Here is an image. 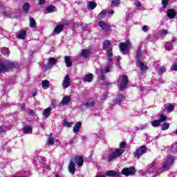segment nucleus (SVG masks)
<instances>
[{
	"label": "nucleus",
	"instance_id": "nucleus-53",
	"mask_svg": "<svg viewBox=\"0 0 177 177\" xmlns=\"http://www.w3.org/2000/svg\"><path fill=\"white\" fill-rule=\"evenodd\" d=\"M103 85H104V86H110V85H111V83H110V82H105L104 83H103Z\"/></svg>",
	"mask_w": 177,
	"mask_h": 177
},
{
	"label": "nucleus",
	"instance_id": "nucleus-26",
	"mask_svg": "<svg viewBox=\"0 0 177 177\" xmlns=\"http://www.w3.org/2000/svg\"><path fill=\"white\" fill-rule=\"evenodd\" d=\"M46 10L47 13H53V12L56 11V7L53 5H50L46 8Z\"/></svg>",
	"mask_w": 177,
	"mask_h": 177
},
{
	"label": "nucleus",
	"instance_id": "nucleus-16",
	"mask_svg": "<svg viewBox=\"0 0 177 177\" xmlns=\"http://www.w3.org/2000/svg\"><path fill=\"white\" fill-rule=\"evenodd\" d=\"M142 55H143V53H142V49L139 48L136 53V63L142 62V59L140 58L142 57Z\"/></svg>",
	"mask_w": 177,
	"mask_h": 177
},
{
	"label": "nucleus",
	"instance_id": "nucleus-20",
	"mask_svg": "<svg viewBox=\"0 0 177 177\" xmlns=\"http://www.w3.org/2000/svg\"><path fill=\"white\" fill-rule=\"evenodd\" d=\"M81 127H82V123L81 122H77L73 127L74 133H78L80 129H81Z\"/></svg>",
	"mask_w": 177,
	"mask_h": 177
},
{
	"label": "nucleus",
	"instance_id": "nucleus-61",
	"mask_svg": "<svg viewBox=\"0 0 177 177\" xmlns=\"http://www.w3.org/2000/svg\"><path fill=\"white\" fill-rule=\"evenodd\" d=\"M74 26H75L76 28H78V27H79L78 24H74Z\"/></svg>",
	"mask_w": 177,
	"mask_h": 177
},
{
	"label": "nucleus",
	"instance_id": "nucleus-44",
	"mask_svg": "<svg viewBox=\"0 0 177 177\" xmlns=\"http://www.w3.org/2000/svg\"><path fill=\"white\" fill-rule=\"evenodd\" d=\"M64 127H67L68 128H71L73 127V122H70L67 120L64 121Z\"/></svg>",
	"mask_w": 177,
	"mask_h": 177
},
{
	"label": "nucleus",
	"instance_id": "nucleus-59",
	"mask_svg": "<svg viewBox=\"0 0 177 177\" xmlns=\"http://www.w3.org/2000/svg\"><path fill=\"white\" fill-rule=\"evenodd\" d=\"M3 15H4V16H6V15H8V12L6 10L3 11Z\"/></svg>",
	"mask_w": 177,
	"mask_h": 177
},
{
	"label": "nucleus",
	"instance_id": "nucleus-62",
	"mask_svg": "<svg viewBox=\"0 0 177 177\" xmlns=\"http://www.w3.org/2000/svg\"><path fill=\"white\" fill-rule=\"evenodd\" d=\"M109 13H110L111 15H114V10H111V11L109 12Z\"/></svg>",
	"mask_w": 177,
	"mask_h": 177
},
{
	"label": "nucleus",
	"instance_id": "nucleus-49",
	"mask_svg": "<svg viewBox=\"0 0 177 177\" xmlns=\"http://www.w3.org/2000/svg\"><path fill=\"white\" fill-rule=\"evenodd\" d=\"M135 6H136V8H140V7H142V2H140V1L136 2Z\"/></svg>",
	"mask_w": 177,
	"mask_h": 177
},
{
	"label": "nucleus",
	"instance_id": "nucleus-38",
	"mask_svg": "<svg viewBox=\"0 0 177 177\" xmlns=\"http://www.w3.org/2000/svg\"><path fill=\"white\" fill-rule=\"evenodd\" d=\"M30 27L32 28H35L37 27V22L34 18L30 19Z\"/></svg>",
	"mask_w": 177,
	"mask_h": 177
},
{
	"label": "nucleus",
	"instance_id": "nucleus-52",
	"mask_svg": "<svg viewBox=\"0 0 177 177\" xmlns=\"http://www.w3.org/2000/svg\"><path fill=\"white\" fill-rule=\"evenodd\" d=\"M21 109L22 110V111H24V110H26V103H23L21 105Z\"/></svg>",
	"mask_w": 177,
	"mask_h": 177
},
{
	"label": "nucleus",
	"instance_id": "nucleus-39",
	"mask_svg": "<svg viewBox=\"0 0 177 177\" xmlns=\"http://www.w3.org/2000/svg\"><path fill=\"white\" fill-rule=\"evenodd\" d=\"M169 3V0H162V5L163 9H167L168 4Z\"/></svg>",
	"mask_w": 177,
	"mask_h": 177
},
{
	"label": "nucleus",
	"instance_id": "nucleus-25",
	"mask_svg": "<svg viewBox=\"0 0 177 177\" xmlns=\"http://www.w3.org/2000/svg\"><path fill=\"white\" fill-rule=\"evenodd\" d=\"M70 100H71V97H70L68 95H66L62 98L61 104H68V103H70Z\"/></svg>",
	"mask_w": 177,
	"mask_h": 177
},
{
	"label": "nucleus",
	"instance_id": "nucleus-47",
	"mask_svg": "<svg viewBox=\"0 0 177 177\" xmlns=\"http://www.w3.org/2000/svg\"><path fill=\"white\" fill-rule=\"evenodd\" d=\"M170 70H171V71H177V64H172V66L170 68Z\"/></svg>",
	"mask_w": 177,
	"mask_h": 177
},
{
	"label": "nucleus",
	"instance_id": "nucleus-58",
	"mask_svg": "<svg viewBox=\"0 0 177 177\" xmlns=\"http://www.w3.org/2000/svg\"><path fill=\"white\" fill-rule=\"evenodd\" d=\"M32 95V96H37V91H33Z\"/></svg>",
	"mask_w": 177,
	"mask_h": 177
},
{
	"label": "nucleus",
	"instance_id": "nucleus-35",
	"mask_svg": "<svg viewBox=\"0 0 177 177\" xmlns=\"http://www.w3.org/2000/svg\"><path fill=\"white\" fill-rule=\"evenodd\" d=\"M165 49L166 50H172V49H174V45H172L171 42H167L166 45L165 46Z\"/></svg>",
	"mask_w": 177,
	"mask_h": 177
},
{
	"label": "nucleus",
	"instance_id": "nucleus-33",
	"mask_svg": "<svg viewBox=\"0 0 177 177\" xmlns=\"http://www.w3.org/2000/svg\"><path fill=\"white\" fill-rule=\"evenodd\" d=\"M57 59L53 58V57H50L48 59V66H55V64H57Z\"/></svg>",
	"mask_w": 177,
	"mask_h": 177
},
{
	"label": "nucleus",
	"instance_id": "nucleus-32",
	"mask_svg": "<svg viewBox=\"0 0 177 177\" xmlns=\"http://www.w3.org/2000/svg\"><path fill=\"white\" fill-rule=\"evenodd\" d=\"M87 6L90 10H93L96 8V2L95 1H89L87 4Z\"/></svg>",
	"mask_w": 177,
	"mask_h": 177
},
{
	"label": "nucleus",
	"instance_id": "nucleus-23",
	"mask_svg": "<svg viewBox=\"0 0 177 177\" xmlns=\"http://www.w3.org/2000/svg\"><path fill=\"white\" fill-rule=\"evenodd\" d=\"M107 15V11L106 10H102V12H100L97 17V20H103Z\"/></svg>",
	"mask_w": 177,
	"mask_h": 177
},
{
	"label": "nucleus",
	"instance_id": "nucleus-19",
	"mask_svg": "<svg viewBox=\"0 0 177 177\" xmlns=\"http://www.w3.org/2000/svg\"><path fill=\"white\" fill-rule=\"evenodd\" d=\"M81 56L86 59V57H89L91 56V50L89 49H83L81 53Z\"/></svg>",
	"mask_w": 177,
	"mask_h": 177
},
{
	"label": "nucleus",
	"instance_id": "nucleus-31",
	"mask_svg": "<svg viewBox=\"0 0 177 177\" xmlns=\"http://www.w3.org/2000/svg\"><path fill=\"white\" fill-rule=\"evenodd\" d=\"M23 133H30V132H32V128L30 126H25L22 129Z\"/></svg>",
	"mask_w": 177,
	"mask_h": 177
},
{
	"label": "nucleus",
	"instance_id": "nucleus-27",
	"mask_svg": "<svg viewBox=\"0 0 177 177\" xmlns=\"http://www.w3.org/2000/svg\"><path fill=\"white\" fill-rule=\"evenodd\" d=\"M118 5H121V0H111V8H115Z\"/></svg>",
	"mask_w": 177,
	"mask_h": 177
},
{
	"label": "nucleus",
	"instance_id": "nucleus-22",
	"mask_svg": "<svg viewBox=\"0 0 177 177\" xmlns=\"http://www.w3.org/2000/svg\"><path fill=\"white\" fill-rule=\"evenodd\" d=\"M63 30H64V25L60 24L55 26L54 29V32H55V34H60V32H62Z\"/></svg>",
	"mask_w": 177,
	"mask_h": 177
},
{
	"label": "nucleus",
	"instance_id": "nucleus-51",
	"mask_svg": "<svg viewBox=\"0 0 177 177\" xmlns=\"http://www.w3.org/2000/svg\"><path fill=\"white\" fill-rule=\"evenodd\" d=\"M161 32H162V35H167L168 34V30H167L165 29H162L161 30Z\"/></svg>",
	"mask_w": 177,
	"mask_h": 177
},
{
	"label": "nucleus",
	"instance_id": "nucleus-9",
	"mask_svg": "<svg viewBox=\"0 0 177 177\" xmlns=\"http://www.w3.org/2000/svg\"><path fill=\"white\" fill-rule=\"evenodd\" d=\"M129 46H131V41L129 40H127L125 42H121L119 45L121 52H125Z\"/></svg>",
	"mask_w": 177,
	"mask_h": 177
},
{
	"label": "nucleus",
	"instance_id": "nucleus-55",
	"mask_svg": "<svg viewBox=\"0 0 177 177\" xmlns=\"http://www.w3.org/2000/svg\"><path fill=\"white\" fill-rule=\"evenodd\" d=\"M29 114H30V115H32V116L34 115V114H35L34 111L32 109H30L29 111Z\"/></svg>",
	"mask_w": 177,
	"mask_h": 177
},
{
	"label": "nucleus",
	"instance_id": "nucleus-2",
	"mask_svg": "<svg viewBox=\"0 0 177 177\" xmlns=\"http://www.w3.org/2000/svg\"><path fill=\"white\" fill-rule=\"evenodd\" d=\"M111 46V42L110 40H105L102 45L103 50H106V55L108 56V61L113 62V48ZM108 49V50H107Z\"/></svg>",
	"mask_w": 177,
	"mask_h": 177
},
{
	"label": "nucleus",
	"instance_id": "nucleus-41",
	"mask_svg": "<svg viewBox=\"0 0 177 177\" xmlns=\"http://www.w3.org/2000/svg\"><path fill=\"white\" fill-rule=\"evenodd\" d=\"M158 74H160L161 75V74H164V73H165V71H167V68H165V66H161L158 70Z\"/></svg>",
	"mask_w": 177,
	"mask_h": 177
},
{
	"label": "nucleus",
	"instance_id": "nucleus-63",
	"mask_svg": "<svg viewBox=\"0 0 177 177\" xmlns=\"http://www.w3.org/2000/svg\"><path fill=\"white\" fill-rule=\"evenodd\" d=\"M55 177H60V175L56 174V175H55Z\"/></svg>",
	"mask_w": 177,
	"mask_h": 177
},
{
	"label": "nucleus",
	"instance_id": "nucleus-14",
	"mask_svg": "<svg viewBox=\"0 0 177 177\" xmlns=\"http://www.w3.org/2000/svg\"><path fill=\"white\" fill-rule=\"evenodd\" d=\"M70 76L66 75L63 80V88H68L70 86Z\"/></svg>",
	"mask_w": 177,
	"mask_h": 177
},
{
	"label": "nucleus",
	"instance_id": "nucleus-30",
	"mask_svg": "<svg viewBox=\"0 0 177 177\" xmlns=\"http://www.w3.org/2000/svg\"><path fill=\"white\" fill-rule=\"evenodd\" d=\"M50 111H52V108L48 107L43 112V115H44L46 118H48L49 115H50Z\"/></svg>",
	"mask_w": 177,
	"mask_h": 177
},
{
	"label": "nucleus",
	"instance_id": "nucleus-21",
	"mask_svg": "<svg viewBox=\"0 0 177 177\" xmlns=\"http://www.w3.org/2000/svg\"><path fill=\"white\" fill-rule=\"evenodd\" d=\"M17 38L19 39H26V36L27 35V32L26 30H21L17 35Z\"/></svg>",
	"mask_w": 177,
	"mask_h": 177
},
{
	"label": "nucleus",
	"instance_id": "nucleus-10",
	"mask_svg": "<svg viewBox=\"0 0 177 177\" xmlns=\"http://www.w3.org/2000/svg\"><path fill=\"white\" fill-rule=\"evenodd\" d=\"M73 161L75 164H77V167L80 168L84 165V157L80 156H76L73 158Z\"/></svg>",
	"mask_w": 177,
	"mask_h": 177
},
{
	"label": "nucleus",
	"instance_id": "nucleus-3",
	"mask_svg": "<svg viewBox=\"0 0 177 177\" xmlns=\"http://www.w3.org/2000/svg\"><path fill=\"white\" fill-rule=\"evenodd\" d=\"M15 63L10 61H1L0 62V73H5V71H8V70H12V68H15Z\"/></svg>",
	"mask_w": 177,
	"mask_h": 177
},
{
	"label": "nucleus",
	"instance_id": "nucleus-29",
	"mask_svg": "<svg viewBox=\"0 0 177 177\" xmlns=\"http://www.w3.org/2000/svg\"><path fill=\"white\" fill-rule=\"evenodd\" d=\"M49 86H50L49 80H45L41 82V86L43 89H48V88H49Z\"/></svg>",
	"mask_w": 177,
	"mask_h": 177
},
{
	"label": "nucleus",
	"instance_id": "nucleus-1",
	"mask_svg": "<svg viewBox=\"0 0 177 177\" xmlns=\"http://www.w3.org/2000/svg\"><path fill=\"white\" fill-rule=\"evenodd\" d=\"M120 149L116 148L115 149V151L111 154L108 158V162H111V161H113V160H115V158H118L125 153L124 147H127V142L122 141L120 143Z\"/></svg>",
	"mask_w": 177,
	"mask_h": 177
},
{
	"label": "nucleus",
	"instance_id": "nucleus-11",
	"mask_svg": "<svg viewBox=\"0 0 177 177\" xmlns=\"http://www.w3.org/2000/svg\"><path fill=\"white\" fill-rule=\"evenodd\" d=\"M106 176H109V177H120L121 175V173L118 171H115L114 170H109L106 171L105 173Z\"/></svg>",
	"mask_w": 177,
	"mask_h": 177
},
{
	"label": "nucleus",
	"instance_id": "nucleus-17",
	"mask_svg": "<svg viewBox=\"0 0 177 177\" xmlns=\"http://www.w3.org/2000/svg\"><path fill=\"white\" fill-rule=\"evenodd\" d=\"M139 64L140 70L143 73V74H146V71L149 70V68L145 65L142 61H140L139 62H137Z\"/></svg>",
	"mask_w": 177,
	"mask_h": 177
},
{
	"label": "nucleus",
	"instance_id": "nucleus-57",
	"mask_svg": "<svg viewBox=\"0 0 177 177\" xmlns=\"http://www.w3.org/2000/svg\"><path fill=\"white\" fill-rule=\"evenodd\" d=\"M176 37H171V41L172 42H175V41H176Z\"/></svg>",
	"mask_w": 177,
	"mask_h": 177
},
{
	"label": "nucleus",
	"instance_id": "nucleus-56",
	"mask_svg": "<svg viewBox=\"0 0 177 177\" xmlns=\"http://www.w3.org/2000/svg\"><path fill=\"white\" fill-rule=\"evenodd\" d=\"M101 80L104 81V80H106V76L104 75H101Z\"/></svg>",
	"mask_w": 177,
	"mask_h": 177
},
{
	"label": "nucleus",
	"instance_id": "nucleus-24",
	"mask_svg": "<svg viewBox=\"0 0 177 177\" xmlns=\"http://www.w3.org/2000/svg\"><path fill=\"white\" fill-rule=\"evenodd\" d=\"M83 106H85L87 109H89V107H93L95 106V101L92 100H88V102L83 104Z\"/></svg>",
	"mask_w": 177,
	"mask_h": 177
},
{
	"label": "nucleus",
	"instance_id": "nucleus-28",
	"mask_svg": "<svg viewBox=\"0 0 177 177\" xmlns=\"http://www.w3.org/2000/svg\"><path fill=\"white\" fill-rule=\"evenodd\" d=\"M124 100H125V97L122 94H119L115 99V102L119 104L122 103Z\"/></svg>",
	"mask_w": 177,
	"mask_h": 177
},
{
	"label": "nucleus",
	"instance_id": "nucleus-36",
	"mask_svg": "<svg viewBox=\"0 0 177 177\" xmlns=\"http://www.w3.org/2000/svg\"><path fill=\"white\" fill-rule=\"evenodd\" d=\"M23 10L25 13H28V11L30 10V3H25L23 6Z\"/></svg>",
	"mask_w": 177,
	"mask_h": 177
},
{
	"label": "nucleus",
	"instance_id": "nucleus-48",
	"mask_svg": "<svg viewBox=\"0 0 177 177\" xmlns=\"http://www.w3.org/2000/svg\"><path fill=\"white\" fill-rule=\"evenodd\" d=\"M69 24H70V21L66 19L64 21V24H61V26H64V27H66V26H69Z\"/></svg>",
	"mask_w": 177,
	"mask_h": 177
},
{
	"label": "nucleus",
	"instance_id": "nucleus-50",
	"mask_svg": "<svg viewBox=\"0 0 177 177\" xmlns=\"http://www.w3.org/2000/svg\"><path fill=\"white\" fill-rule=\"evenodd\" d=\"M142 30L144 32H147L149 28H147V26L145 25L142 27Z\"/></svg>",
	"mask_w": 177,
	"mask_h": 177
},
{
	"label": "nucleus",
	"instance_id": "nucleus-43",
	"mask_svg": "<svg viewBox=\"0 0 177 177\" xmlns=\"http://www.w3.org/2000/svg\"><path fill=\"white\" fill-rule=\"evenodd\" d=\"M3 55H10V50L8 48H3L1 50Z\"/></svg>",
	"mask_w": 177,
	"mask_h": 177
},
{
	"label": "nucleus",
	"instance_id": "nucleus-45",
	"mask_svg": "<svg viewBox=\"0 0 177 177\" xmlns=\"http://www.w3.org/2000/svg\"><path fill=\"white\" fill-rule=\"evenodd\" d=\"M167 129H169V124L165 122L163 124V126L161 128V131H167Z\"/></svg>",
	"mask_w": 177,
	"mask_h": 177
},
{
	"label": "nucleus",
	"instance_id": "nucleus-8",
	"mask_svg": "<svg viewBox=\"0 0 177 177\" xmlns=\"http://www.w3.org/2000/svg\"><path fill=\"white\" fill-rule=\"evenodd\" d=\"M98 26L103 30V31H105L106 32H109L111 30V26H110V24H107L103 21H100L98 22Z\"/></svg>",
	"mask_w": 177,
	"mask_h": 177
},
{
	"label": "nucleus",
	"instance_id": "nucleus-54",
	"mask_svg": "<svg viewBox=\"0 0 177 177\" xmlns=\"http://www.w3.org/2000/svg\"><path fill=\"white\" fill-rule=\"evenodd\" d=\"M106 93H104L101 97H100V100H106Z\"/></svg>",
	"mask_w": 177,
	"mask_h": 177
},
{
	"label": "nucleus",
	"instance_id": "nucleus-4",
	"mask_svg": "<svg viewBox=\"0 0 177 177\" xmlns=\"http://www.w3.org/2000/svg\"><path fill=\"white\" fill-rule=\"evenodd\" d=\"M129 83V79H128V75H122L121 82L120 84L119 89L122 92H124L125 89L128 88V84Z\"/></svg>",
	"mask_w": 177,
	"mask_h": 177
},
{
	"label": "nucleus",
	"instance_id": "nucleus-5",
	"mask_svg": "<svg viewBox=\"0 0 177 177\" xmlns=\"http://www.w3.org/2000/svg\"><path fill=\"white\" fill-rule=\"evenodd\" d=\"M145 153H147V147H146V145H142L133 152V156L135 158L139 159L143 154H145Z\"/></svg>",
	"mask_w": 177,
	"mask_h": 177
},
{
	"label": "nucleus",
	"instance_id": "nucleus-60",
	"mask_svg": "<svg viewBox=\"0 0 177 177\" xmlns=\"http://www.w3.org/2000/svg\"><path fill=\"white\" fill-rule=\"evenodd\" d=\"M95 177H106V176H103V175H97Z\"/></svg>",
	"mask_w": 177,
	"mask_h": 177
},
{
	"label": "nucleus",
	"instance_id": "nucleus-6",
	"mask_svg": "<svg viewBox=\"0 0 177 177\" xmlns=\"http://www.w3.org/2000/svg\"><path fill=\"white\" fill-rule=\"evenodd\" d=\"M122 175H124V176H129V175H135L136 174V169L133 167H131L129 168H124L121 171Z\"/></svg>",
	"mask_w": 177,
	"mask_h": 177
},
{
	"label": "nucleus",
	"instance_id": "nucleus-64",
	"mask_svg": "<svg viewBox=\"0 0 177 177\" xmlns=\"http://www.w3.org/2000/svg\"><path fill=\"white\" fill-rule=\"evenodd\" d=\"M14 177H25V176H15Z\"/></svg>",
	"mask_w": 177,
	"mask_h": 177
},
{
	"label": "nucleus",
	"instance_id": "nucleus-13",
	"mask_svg": "<svg viewBox=\"0 0 177 177\" xmlns=\"http://www.w3.org/2000/svg\"><path fill=\"white\" fill-rule=\"evenodd\" d=\"M167 15L169 19H175V17H176V11H175V10L172 8L169 9L167 12Z\"/></svg>",
	"mask_w": 177,
	"mask_h": 177
},
{
	"label": "nucleus",
	"instance_id": "nucleus-34",
	"mask_svg": "<svg viewBox=\"0 0 177 177\" xmlns=\"http://www.w3.org/2000/svg\"><path fill=\"white\" fill-rule=\"evenodd\" d=\"M160 124H161V122L159 120H154L151 121V125L152 127H153V128H157L158 127H160Z\"/></svg>",
	"mask_w": 177,
	"mask_h": 177
},
{
	"label": "nucleus",
	"instance_id": "nucleus-37",
	"mask_svg": "<svg viewBox=\"0 0 177 177\" xmlns=\"http://www.w3.org/2000/svg\"><path fill=\"white\" fill-rule=\"evenodd\" d=\"M174 110H175V105H174V104H169L167 108V113H172Z\"/></svg>",
	"mask_w": 177,
	"mask_h": 177
},
{
	"label": "nucleus",
	"instance_id": "nucleus-40",
	"mask_svg": "<svg viewBox=\"0 0 177 177\" xmlns=\"http://www.w3.org/2000/svg\"><path fill=\"white\" fill-rule=\"evenodd\" d=\"M101 74H106V73H110V67L106 66L104 68L100 70Z\"/></svg>",
	"mask_w": 177,
	"mask_h": 177
},
{
	"label": "nucleus",
	"instance_id": "nucleus-42",
	"mask_svg": "<svg viewBox=\"0 0 177 177\" xmlns=\"http://www.w3.org/2000/svg\"><path fill=\"white\" fill-rule=\"evenodd\" d=\"M167 115H164V114H162L160 115V119H159V121L160 122H165V121H167Z\"/></svg>",
	"mask_w": 177,
	"mask_h": 177
},
{
	"label": "nucleus",
	"instance_id": "nucleus-12",
	"mask_svg": "<svg viewBox=\"0 0 177 177\" xmlns=\"http://www.w3.org/2000/svg\"><path fill=\"white\" fill-rule=\"evenodd\" d=\"M68 171L72 175H74V174H75V162H74V161L73 160H71L69 162Z\"/></svg>",
	"mask_w": 177,
	"mask_h": 177
},
{
	"label": "nucleus",
	"instance_id": "nucleus-46",
	"mask_svg": "<svg viewBox=\"0 0 177 177\" xmlns=\"http://www.w3.org/2000/svg\"><path fill=\"white\" fill-rule=\"evenodd\" d=\"M48 145H50V146H53V145H55V138H48Z\"/></svg>",
	"mask_w": 177,
	"mask_h": 177
},
{
	"label": "nucleus",
	"instance_id": "nucleus-7",
	"mask_svg": "<svg viewBox=\"0 0 177 177\" xmlns=\"http://www.w3.org/2000/svg\"><path fill=\"white\" fill-rule=\"evenodd\" d=\"M175 162V158L174 156H170L167 158V160L163 163L162 169H169L171 166Z\"/></svg>",
	"mask_w": 177,
	"mask_h": 177
},
{
	"label": "nucleus",
	"instance_id": "nucleus-15",
	"mask_svg": "<svg viewBox=\"0 0 177 177\" xmlns=\"http://www.w3.org/2000/svg\"><path fill=\"white\" fill-rule=\"evenodd\" d=\"M93 80V74L92 73L85 75L83 77V81H84V82H92Z\"/></svg>",
	"mask_w": 177,
	"mask_h": 177
},
{
	"label": "nucleus",
	"instance_id": "nucleus-18",
	"mask_svg": "<svg viewBox=\"0 0 177 177\" xmlns=\"http://www.w3.org/2000/svg\"><path fill=\"white\" fill-rule=\"evenodd\" d=\"M64 62L66 67H73V61H71V57H70V56H65Z\"/></svg>",
	"mask_w": 177,
	"mask_h": 177
}]
</instances>
